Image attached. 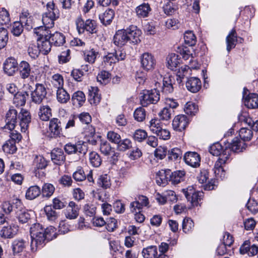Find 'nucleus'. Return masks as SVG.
I'll use <instances>...</instances> for the list:
<instances>
[{
	"label": "nucleus",
	"instance_id": "obj_1",
	"mask_svg": "<svg viewBox=\"0 0 258 258\" xmlns=\"http://www.w3.org/2000/svg\"><path fill=\"white\" fill-rule=\"evenodd\" d=\"M31 237V247L32 250H36L42 247L45 240H51L56 237V229L53 226L46 229L39 223H35L30 228Z\"/></svg>",
	"mask_w": 258,
	"mask_h": 258
},
{
	"label": "nucleus",
	"instance_id": "obj_2",
	"mask_svg": "<svg viewBox=\"0 0 258 258\" xmlns=\"http://www.w3.org/2000/svg\"><path fill=\"white\" fill-rule=\"evenodd\" d=\"M35 33L40 37L38 38V45L40 51L44 54H47L51 49V42L49 39L51 34L50 30H43V28H38L35 30Z\"/></svg>",
	"mask_w": 258,
	"mask_h": 258
},
{
	"label": "nucleus",
	"instance_id": "obj_3",
	"mask_svg": "<svg viewBox=\"0 0 258 258\" xmlns=\"http://www.w3.org/2000/svg\"><path fill=\"white\" fill-rule=\"evenodd\" d=\"M156 89L151 90H144L141 93L140 96L141 103L143 106H147L150 104H156L160 99L158 87L160 86V83L158 82L155 83Z\"/></svg>",
	"mask_w": 258,
	"mask_h": 258
},
{
	"label": "nucleus",
	"instance_id": "obj_4",
	"mask_svg": "<svg viewBox=\"0 0 258 258\" xmlns=\"http://www.w3.org/2000/svg\"><path fill=\"white\" fill-rule=\"evenodd\" d=\"M63 149L68 155L76 154L79 157L86 154L87 151L86 146L82 141L75 143H68L64 145Z\"/></svg>",
	"mask_w": 258,
	"mask_h": 258
},
{
	"label": "nucleus",
	"instance_id": "obj_5",
	"mask_svg": "<svg viewBox=\"0 0 258 258\" xmlns=\"http://www.w3.org/2000/svg\"><path fill=\"white\" fill-rule=\"evenodd\" d=\"M76 26L79 34L87 32L88 34H94L97 32L96 24L94 20L88 19L84 22L82 18L76 21Z\"/></svg>",
	"mask_w": 258,
	"mask_h": 258
},
{
	"label": "nucleus",
	"instance_id": "obj_6",
	"mask_svg": "<svg viewBox=\"0 0 258 258\" xmlns=\"http://www.w3.org/2000/svg\"><path fill=\"white\" fill-rule=\"evenodd\" d=\"M13 204L15 205L16 217L19 222L22 224L27 223L31 217L29 211L23 207L22 202L19 199H16Z\"/></svg>",
	"mask_w": 258,
	"mask_h": 258
},
{
	"label": "nucleus",
	"instance_id": "obj_7",
	"mask_svg": "<svg viewBox=\"0 0 258 258\" xmlns=\"http://www.w3.org/2000/svg\"><path fill=\"white\" fill-rule=\"evenodd\" d=\"M46 94L45 86L42 84L36 83L35 89L31 93V100L36 104H40L46 97Z\"/></svg>",
	"mask_w": 258,
	"mask_h": 258
},
{
	"label": "nucleus",
	"instance_id": "obj_8",
	"mask_svg": "<svg viewBox=\"0 0 258 258\" xmlns=\"http://www.w3.org/2000/svg\"><path fill=\"white\" fill-rule=\"evenodd\" d=\"M100 150L102 154L110 157L112 161L117 160L118 153L115 151V149L112 147L107 141H101L100 144Z\"/></svg>",
	"mask_w": 258,
	"mask_h": 258
},
{
	"label": "nucleus",
	"instance_id": "obj_9",
	"mask_svg": "<svg viewBox=\"0 0 258 258\" xmlns=\"http://www.w3.org/2000/svg\"><path fill=\"white\" fill-rule=\"evenodd\" d=\"M19 123L18 128L20 127L22 132L25 133L28 129L29 124L31 121V115L27 110L22 109L18 116Z\"/></svg>",
	"mask_w": 258,
	"mask_h": 258
},
{
	"label": "nucleus",
	"instance_id": "obj_10",
	"mask_svg": "<svg viewBox=\"0 0 258 258\" xmlns=\"http://www.w3.org/2000/svg\"><path fill=\"white\" fill-rule=\"evenodd\" d=\"M124 30L128 37L130 43L137 44L140 42V37L142 34V32L136 26H130Z\"/></svg>",
	"mask_w": 258,
	"mask_h": 258
},
{
	"label": "nucleus",
	"instance_id": "obj_11",
	"mask_svg": "<svg viewBox=\"0 0 258 258\" xmlns=\"http://www.w3.org/2000/svg\"><path fill=\"white\" fill-rule=\"evenodd\" d=\"M248 93V90L244 88L243 92V97L244 99L245 105L249 108H258V95L254 93L249 94L246 96Z\"/></svg>",
	"mask_w": 258,
	"mask_h": 258
},
{
	"label": "nucleus",
	"instance_id": "obj_12",
	"mask_svg": "<svg viewBox=\"0 0 258 258\" xmlns=\"http://www.w3.org/2000/svg\"><path fill=\"white\" fill-rule=\"evenodd\" d=\"M17 111L14 109H11L6 114V124L5 128L12 131L17 127Z\"/></svg>",
	"mask_w": 258,
	"mask_h": 258
},
{
	"label": "nucleus",
	"instance_id": "obj_13",
	"mask_svg": "<svg viewBox=\"0 0 258 258\" xmlns=\"http://www.w3.org/2000/svg\"><path fill=\"white\" fill-rule=\"evenodd\" d=\"M141 62L142 68L147 71L153 70L156 64L154 56L148 52L142 54L141 58Z\"/></svg>",
	"mask_w": 258,
	"mask_h": 258
},
{
	"label": "nucleus",
	"instance_id": "obj_14",
	"mask_svg": "<svg viewBox=\"0 0 258 258\" xmlns=\"http://www.w3.org/2000/svg\"><path fill=\"white\" fill-rule=\"evenodd\" d=\"M188 122V119L186 115L182 114L177 115L173 120V128L175 131L181 132L185 128Z\"/></svg>",
	"mask_w": 258,
	"mask_h": 258
},
{
	"label": "nucleus",
	"instance_id": "obj_15",
	"mask_svg": "<svg viewBox=\"0 0 258 258\" xmlns=\"http://www.w3.org/2000/svg\"><path fill=\"white\" fill-rule=\"evenodd\" d=\"M18 70L17 60L13 57L7 58L4 63V71L8 76H13Z\"/></svg>",
	"mask_w": 258,
	"mask_h": 258
},
{
	"label": "nucleus",
	"instance_id": "obj_16",
	"mask_svg": "<svg viewBox=\"0 0 258 258\" xmlns=\"http://www.w3.org/2000/svg\"><path fill=\"white\" fill-rule=\"evenodd\" d=\"M184 160L186 164L192 167H197L200 165L201 157L197 152H186L184 155Z\"/></svg>",
	"mask_w": 258,
	"mask_h": 258
},
{
	"label": "nucleus",
	"instance_id": "obj_17",
	"mask_svg": "<svg viewBox=\"0 0 258 258\" xmlns=\"http://www.w3.org/2000/svg\"><path fill=\"white\" fill-rule=\"evenodd\" d=\"M18 227L14 224H8L3 227L0 231L1 237L4 238H13L17 233Z\"/></svg>",
	"mask_w": 258,
	"mask_h": 258
},
{
	"label": "nucleus",
	"instance_id": "obj_18",
	"mask_svg": "<svg viewBox=\"0 0 258 258\" xmlns=\"http://www.w3.org/2000/svg\"><path fill=\"white\" fill-rule=\"evenodd\" d=\"M73 177L77 181H82L87 179L89 182H94L92 170H90L89 173L86 175L84 170L81 167L77 168V170L74 172Z\"/></svg>",
	"mask_w": 258,
	"mask_h": 258
},
{
	"label": "nucleus",
	"instance_id": "obj_19",
	"mask_svg": "<svg viewBox=\"0 0 258 258\" xmlns=\"http://www.w3.org/2000/svg\"><path fill=\"white\" fill-rule=\"evenodd\" d=\"M170 170H161L159 171L156 175V181L157 183L161 186H165L170 182Z\"/></svg>",
	"mask_w": 258,
	"mask_h": 258
},
{
	"label": "nucleus",
	"instance_id": "obj_20",
	"mask_svg": "<svg viewBox=\"0 0 258 258\" xmlns=\"http://www.w3.org/2000/svg\"><path fill=\"white\" fill-rule=\"evenodd\" d=\"M201 81L197 77H190L186 81V87L189 91L192 93L198 92L201 89Z\"/></svg>",
	"mask_w": 258,
	"mask_h": 258
},
{
	"label": "nucleus",
	"instance_id": "obj_21",
	"mask_svg": "<svg viewBox=\"0 0 258 258\" xmlns=\"http://www.w3.org/2000/svg\"><path fill=\"white\" fill-rule=\"evenodd\" d=\"M79 208L75 202L72 201L69 204L65 210L64 214L67 219L73 220L76 219L79 216Z\"/></svg>",
	"mask_w": 258,
	"mask_h": 258
},
{
	"label": "nucleus",
	"instance_id": "obj_22",
	"mask_svg": "<svg viewBox=\"0 0 258 258\" xmlns=\"http://www.w3.org/2000/svg\"><path fill=\"white\" fill-rule=\"evenodd\" d=\"M128 41V37L126 35L124 29L118 30L113 37L114 43L118 46L124 45Z\"/></svg>",
	"mask_w": 258,
	"mask_h": 258
},
{
	"label": "nucleus",
	"instance_id": "obj_23",
	"mask_svg": "<svg viewBox=\"0 0 258 258\" xmlns=\"http://www.w3.org/2000/svg\"><path fill=\"white\" fill-rule=\"evenodd\" d=\"M62 121L56 118H53L49 121V130L53 136H59L62 131Z\"/></svg>",
	"mask_w": 258,
	"mask_h": 258
},
{
	"label": "nucleus",
	"instance_id": "obj_24",
	"mask_svg": "<svg viewBox=\"0 0 258 258\" xmlns=\"http://www.w3.org/2000/svg\"><path fill=\"white\" fill-rule=\"evenodd\" d=\"M43 210L46 218L49 222H55L59 216V213L51 205L45 206Z\"/></svg>",
	"mask_w": 258,
	"mask_h": 258
},
{
	"label": "nucleus",
	"instance_id": "obj_25",
	"mask_svg": "<svg viewBox=\"0 0 258 258\" xmlns=\"http://www.w3.org/2000/svg\"><path fill=\"white\" fill-rule=\"evenodd\" d=\"M101 100L100 95L98 93V89L96 87H90L89 88L88 100L90 104L97 105Z\"/></svg>",
	"mask_w": 258,
	"mask_h": 258
},
{
	"label": "nucleus",
	"instance_id": "obj_26",
	"mask_svg": "<svg viewBox=\"0 0 258 258\" xmlns=\"http://www.w3.org/2000/svg\"><path fill=\"white\" fill-rule=\"evenodd\" d=\"M51 158L53 162L57 165H60L63 162L65 156L63 151L61 149H54L51 153Z\"/></svg>",
	"mask_w": 258,
	"mask_h": 258
},
{
	"label": "nucleus",
	"instance_id": "obj_27",
	"mask_svg": "<svg viewBox=\"0 0 258 258\" xmlns=\"http://www.w3.org/2000/svg\"><path fill=\"white\" fill-rule=\"evenodd\" d=\"M114 15V12L112 9H107L104 13L99 15V19L103 25L106 26L111 23Z\"/></svg>",
	"mask_w": 258,
	"mask_h": 258
},
{
	"label": "nucleus",
	"instance_id": "obj_28",
	"mask_svg": "<svg viewBox=\"0 0 258 258\" xmlns=\"http://www.w3.org/2000/svg\"><path fill=\"white\" fill-rule=\"evenodd\" d=\"M167 66L171 70H175L180 63V58L178 55L175 53L169 54L167 58Z\"/></svg>",
	"mask_w": 258,
	"mask_h": 258
},
{
	"label": "nucleus",
	"instance_id": "obj_29",
	"mask_svg": "<svg viewBox=\"0 0 258 258\" xmlns=\"http://www.w3.org/2000/svg\"><path fill=\"white\" fill-rule=\"evenodd\" d=\"M174 78L172 76L164 77L162 80V92L165 94L171 93L173 91V82Z\"/></svg>",
	"mask_w": 258,
	"mask_h": 258
},
{
	"label": "nucleus",
	"instance_id": "obj_30",
	"mask_svg": "<svg viewBox=\"0 0 258 258\" xmlns=\"http://www.w3.org/2000/svg\"><path fill=\"white\" fill-rule=\"evenodd\" d=\"M151 11V9L148 3H143L136 9L137 15L140 18L147 17Z\"/></svg>",
	"mask_w": 258,
	"mask_h": 258
},
{
	"label": "nucleus",
	"instance_id": "obj_31",
	"mask_svg": "<svg viewBox=\"0 0 258 258\" xmlns=\"http://www.w3.org/2000/svg\"><path fill=\"white\" fill-rule=\"evenodd\" d=\"M239 250L241 254H247L248 255L252 256L258 253V247L254 244L249 246L245 243L241 246Z\"/></svg>",
	"mask_w": 258,
	"mask_h": 258
},
{
	"label": "nucleus",
	"instance_id": "obj_32",
	"mask_svg": "<svg viewBox=\"0 0 258 258\" xmlns=\"http://www.w3.org/2000/svg\"><path fill=\"white\" fill-rule=\"evenodd\" d=\"M38 116L42 120H48L52 116L50 107L47 105H41L38 112Z\"/></svg>",
	"mask_w": 258,
	"mask_h": 258
},
{
	"label": "nucleus",
	"instance_id": "obj_33",
	"mask_svg": "<svg viewBox=\"0 0 258 258\" xmlns=\"http://www.w3.org/2000/svg\"><path fill=\"white\" fill-rule=\"evenodd\" d=\"M49 39L51 44L56 46H59L63 44L65 42V37L60 33L56 32L53 34L49 35Z\"/></svg>",
	"mask_w": 258,
	"mask_h": 258
},
{
	"label": "nucleus",
	"instance_id": "obj_34",
	"mask_svg": "<svg viewBox=\"0 0 258 258\" xmlns=\"http://www.w3.org/2000/svg\"><path fill=\"white\" fill-rule=\"evenodd\" d=\"M19 70L20 76L23 79L28 78L31 72L29 63L26 61H22L20 62Z\"/></svg>",
	"mask_w": 258,
	"mask_h": 258
},
{
	"label": "nucleus",
	"instance_id": "obj_35",
	"mask_svg": "<svg viewBox=\"0 0 258 258\" xmlns=\"http://www.w3.org/2000/svg\"><path fill=\"white\" fill-rule=\"evenodd\" d=\"M229 148L231 151L234 152H242L245 149V144L239 140L238 138H235L230 144L229 145Z\"/></svg>",
	"mask_w": 258,
	"mask_h": 258
},
{
	"label": "nucleus",
	"instance_id": "obj_36",
	"mask_svg": "<svg viewBox=\"0 0 258 258\" xmlns=\"http://www.w3.org/2000/svg\"><path fill=\"white\" fill-rule=\"evenodd\" d=\"M46 8L47 12L45 13L46 15L49 16V17L58 18L59 11L53 1L48 2L46 5Z\"/></svg>",
	"mask_w": 258,
	"mask_h": 258
},
{
	"label": "nucleus",
	"instance_id": "obj_37",
	"mask_svg": "<svg viewBox=\"0 0 258 258\" xmlns=\"http://www.w3.org/2000/svg\"><path fill=\"white\" fill-rule=\"evenodd\" d=\"M184 175V171L177 170L173 172L170 171V182L173 184H178L183 180Z\"/></svg>",
	"mask_w": 258,
	"mask_h": 258
},
{
	"label": "nucleus",
	"instance_id": "obj_38",
	"mask_svg": "<svg viewBox=\"0 0 258 258\" xmlns=\"http://www.w3.org/2000/svg\"><path fill=\"white\" fill-rule=\"evenodd\" d=\"M237 41V35L234 29H232L226 37L227 50L230 51L232 48L236 45Z\"/></svg>",
	"mask_w": 258,
	"mask_h": 258
},
{
	"label": "nucleus",
	"instance_id": "obj_39",
	"mask_svg": "<svg viewBox=\"0 0 258 258\" xmlns=\"http://www.w3.org/2000/svg\"><path fill=\"white\" fill-rule=\"evenodd\" d=\"M73 103L81 106L86 100V97L82 91H78L75 92L72 97Z\"/></svg>",
	"mask_w": 258,
	"mask_h": 258
},
{
	"label": "nucleus",
	"instance_id": "obj_40",
	"mask_svg": "<svg viewBox=\"0 0 258 258\" xmlns=\"http://www.w3.org/2000/svg\"><path fill=\"white\" fill-rule=\"evenodd\" d=\"M29 94L26 92L18 93L14 96L13 101L17 106H22L25 104Z\"/></svg>",
	"mask_w": 258,
	"mask_h": 258
},
{
	"label": "nucleus",
	"instance_id": "obj_41",
	"mask_svg": "<svg viewBox=\"0 0 258 258\" xmlns=\"http://www.w3.org/2000/svg\"><path fill=\"white\" fill-rule=\"evenodd\" d=\"M142 254L144 258H155L157 255V248L155 246H149L143 248Z\"/></svg>",
	"mask_w": 258,
	"mask_h": 258
},
{
	"label": "nucleus",
	"instance_id": "obj_42",
	"mask_svg": "<svg viewBox=\"0 0 258 258\" xmlns=\"http://www.w3.org/2000/svg\"><path fill=\"white\" fill-rule=\"evenodd\" d=\"M56 99L60 103H66L70 99L69 94L61 88L56 90Z\"/></svg>",
	"mask_w": 258,
	"mask_h": 258
},
{
	"label": "nucleus",
	"instance_id": "obj_43",
	"mask_svg": "<svg viewBox=\"0 0 258 258\" xmlns=\"http://www.w3.org/2000/svg\"><path fill=\"white\" fill-rule=\"evenodd\" d=\"M51 83L52 86L57 89L63 88L64 84L63 77L59 74H55L52 75Z\"/></svg>",
	"mask_w": 258,
	"mask_h": 258
},
{
	"label": "nucleus",
	"instance_id": "obj_44",
	"mask_svg": "<svg viewBox=\"0 0 258 258\" xmlns=\"http://www.w3.org/2000/svg\"><path fill=\"white\" fill-rule=\"evenodd\" d=\"M56 19V18H51V17H49V16L44 13L43 15L42 19L44 27H41L40 28L43 27V30H49V29L54 26V21Z\"/></svg>",
	"mask_w": 258,
	"mask_h": 258
},
{
	"label": "nucleus",
	"instance_id": "obj_45",
	"mask_svg": "<svg viewBox=\"0 0 258 258\" xmlns=\"http://www.w3.org/2000/svg\"><path fill=\"white\" fill-rule=\"evenodd\" d=\"M25 248V242L23 239H16L12 243V249L14 254L21 252Z\"/></svg>",
	"mask_w": 258,
	"mask_h": 258
},
{
	"label": "nucleus",
	"instance_id": "obj_46",
	"mask_svg": "<svg viewBox=\"0 0 258 258\" xmlns=\"http://www.w3.org/2000/svg\"><path fill=\"white\" fill-rule=\"evenodd\" d=\"M184 40L185 44L189 46H194L197 42V38L192 31H186L184 34Z\"/></svg>",
	"mask_w": 258,
	"mask_h": 258
},
{
	"label": "nucleus",
	"instance_id": "obj_47",
	"mask_svg": "<svg viewBox=\"0 0 258 258\" xmlns=\"http://www.w3.org/2000/svg\"><path fill=\"white\" fill-rule=\"evenodd\" d=\"M190 72L189 66L184 65L181 67L177 74V81L180 83L185 77L190 74Z\"/></svg>",
	"mask_w": 258,
	"mask_h": 258
},
{
	"label": "nucleus",
	"instance_id": "obj_48",
	"mask_svg": "<svg viewBox=\"0 0 258 258\" xmlns=\"http://www.w3.org/2000/svg\"><path fill=\"white\" fill-rule=\"evenodd\" d=\"M97 184L104 189L109 188L111 186L110 177L107 174L100 175L97 180Z\"/></svg>",
	"mask_w": 258,
	"mask_h": 258
},
{
	"label": "nucleus",
	"instance_id": "obj_49",
	"mask_svg": "<svg viewBox=\"0 0 258 258\" xmlns=\"http://www.w3.org/2000/svg\"><path fill=\"white\" fill-rule=\"evenodd\" d=\"M98 55V52L94 49L86 50L84 52V59L90 63H93Z\"/></svg>",
	"mask_w": 258,
	"mask_h": 258
},
{
	"label": "nucleus",
	"instance_id": "obj_50",
	"mask_svg": "<svg viewBox=\"0 0 258 258\" xmlns=\"http://www.w3.org/2000/svg\"><path fill=\"white\" fill-rule=\"evenodd\" d=\"M231 152L230 149H225L223 150L219 156L218 160L216 162H219L221 165H224L226 163H229L230 161Z\"/></svg>",
	"mask_w": 258,
	"mask_h": 258
},
{
	"label": "nucleus",
	"instance_id": "obj_51",
	"mask_svg": "<svg viewBox=\"0 0 258 258\" xmlns=\"http://www.w3.org/2000/svg\"><path fill=\"white\" fill-rule=\"evenodd\" d=\"M149 128L150 131L153 133L157 135L162 128L161 122L159 119L154 118L150 121Z\"/></svg>",
	"mask_w": 258,
	"mask_h": 258
},
{
	"label": "nucleus",
	"instance_id": "obj_52",
	"mask_svg": "<svg viewBox=\"0 0 258 258\" xmlns=\"http://www.w3.org/2000/svg\"><path fill=\"white\" fill-rule=\"evenodd\" d=\"M89 160L91 164L95 167H99L102 162L100 156L95 152H92L89 154Z\"/></svg>",
	"mask_w": 258,
	"mask_h": 258
},
{
	"label": "nucleus",
	"instance_id": "obj_53",
	"mask_svg": "<svg viewBox=\"0 0 258 258\" xmlns=\"http://www.w3.org/2000/svg\"><path fill=\"white\" fill-rule=\"evenodd\" d=\"M146 116V111L145 109L142 107L137 108L134 111V117L135 119L139 122L143 121Z\"/></svg>",
	"mask_w": 258,
	"mask_h": 258
},
{
	"label": "nucleus",
	"instance_id": "obj_54",
	"mask_svg": "<svg viewBox=\"0 0 258 258\" xmlns=\"http://www.w3.org/2000/svg\"><path fill=\"white\" fill-rule=\"evenodd\" d=\"M3 149L6 153L14 154L17 150L15 142L13 140H9L3 145Z\"/></svg>",
	"mask_w": 258,
	"mask_h": 258
},
{
	"label": "nucleus",
	"instance_id": "obj_55",
	"mask_svg": "<svg viewBox=\"0 0 258 258\" xmlns=\"http://www.w3.org/2000/svg\"><path fill=\"white\" fill-rule=\"evenodd\" d=\"M214 171L215 176L217 178L223 179L225 177V171L223 167V165H221L219 162H216L214 165Z\"/></svg>",
	"mask_w": 258,
	"mask_h": 258
},
{
	"label": "nucleus",
	"instance_id": "obj_56",
	"mask_svg": "<svg viewBox=\"0 0 258 258\" xmlns=\"http://www.w3.org/2000/svg\"><path fill=\"white\" fill-rule=\"evenodd\" d=\"M10 22L8 11L4 8L0 9V25H7Z\"/></svg>",
	"mask_w": 258,
	"mask_h": 258
},
{
	"label": "nucleus",
	"instance_id": "obj_57",
	"mask_svg": "<svg viewBox=\"0 0 258 258\" xmlns=\"http://www.w3.org/2000/svg\"><path fill=\"white\" fill-rule=\"evenodd\" d=\"M239 135L243 141H248L251 140L253 136L252 131L247 128H242L240 130Z\"/></svg>",
	"mask_w": 258,
	"mask_h": 258
},
{
	"label": "nucleus",
	"instance_id": "obj_58",
	"mask_svg": "<svg viewBox=\"0 0 258 258\" xmlns=\"http://www.w3.org/2000/svg\"><path fill=\"white\" fill-rule=\"evenodd\" d=\"M40 52V51L38 44H30L28 48V53L31 58H35L37 57Z\"/></svg>",
	"mask_w": 258,
	"mask_h": 258
},
{
	"label": "nucleus",
	"instance_id": "obj_59",
	"mask_svg": "<svg viewBox=\"0 0 258 258\" xmlns=\"http://www.w3.org/2000/svg\"><path fill=\"white\" fill-rule=\"evenodd\" d=\"M8 41V33L6 29L0 28V49L6 46Z\"/></svg>",
	"mask_w": 258,
	"mask_h": 258
},
{
	"label": "nucleus",
	"instance_id": "obj_60",
	"mask_svg": "<svg viewBox=\"0 0 258 258\" xmlns=\"http://www.w3.org/2000/svg\"><path fill=\"white\" fill-rule=\"evenodd\" d=\"M110 78V73L105 71L100 72L97 77L98 82H100L102 84L105 85L109 82Z\"/></svg>",
	"mask_w": 258,
	"mask_h": 258
},
{
	"label": "nucleus",
	"instance_id": "obj_61",
	"mask_svg": "<svg viewBox=\"0 0 258 258\" xmlns=\"http://www.w3.org/2000/svg\"><path fill=\"white\" fill-rule=\"evenodd\" d=\"M23 31V26L20 22H15L11 28V33L15 36H19Z\"/></svg>",
	"mask_w": 258,
	"mask_h": 258
},
{
	"label": "nucleus",
	"instance_id": "obj_62",
	"mask_svg": "<svg viewBox=\"0 0 258 258\" xmlns=\"http://www.w3.org/2000/svg\"><path fill=\"white\" fill-rule=\"evenodd\" d=\"M132 147V141L128 139L120 140V142L117 144V148L120 151H125Z\"/></svg>",
	"mask_w": 258,
	"mask_h": 258
},
{
	"label": "nucleus",
	"instance_id": "obj_63",
	"mask_svg": "<svg viewBox=\"0 0 258 258\" xmlns=\"http://www.w3.org/2000/svg\"><path fill=\"white\" fill-rule=\"evenodd\" d=\"M184 109L187 114L192 115L197 112L198 108L193 102H188L185 105Z\"/></svg>",
	"mask_w": 258,
	"mask_h": 258
},
{
	"label": "nucleus",
	"instance_id": "obj_64",
	"mask_svg": "<svg viewBox=\"0 0 258 258\" xmlns=\"http://www.w3.org/2000/svg\"><path fill=\"white\" fill-rule=\"evenodd\" d=\"M147 133L145 130L139 129L134 133L133 138L135 141L141 142L147 137Z\"/></svg>",
	"mask_w": 258,
	"mask_h": 258
}]
</instances>
